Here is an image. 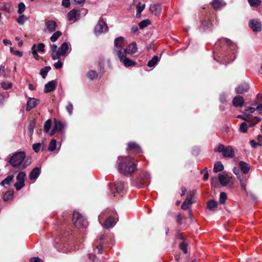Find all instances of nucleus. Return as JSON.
Instances as JSON below:
<instances>
[{"label": "nucleus", "mask_w": 262, "mask_h": 262, "mask_svg": "<svg viewBox=\"0 0 262 262\" xmlns=\"http://www.w3.org/2000/svg\"><path fill=\"white\" fill-rule=\"evenodd\" d=\"M73 222L74 225L78 228H85L88 226L86 220L83 219V216L77 211L73 212Z\"/></svg>", "instance_id": "obj_4"}, {"label": "nucleus", "mask_w": 262, "mask_h": 262, "mask_svg": "<svg viewBox=\"0 0 262 262\" xmlns=\"http://www.w3.org/2000/svg\"><path fill=\"white\" fill-rule=\"evenodd\" d=\"M114 187L116 192L117 193H120L124 189V183L121 181H117L114 183Z\"/></svg>", "instance_id": "obj_29"}, {"label": "nucleus", "mask_w": 262, "mask_h": 262, "mask_svg": "<svg viewBox=\"0 0 262 262\" xmlns=\"http://www.w3.org/2000/svg\"><path fill=\"white\" fill-rule=\"evenodd\" d=\"M56 86L57 82L55 80L49 81L45 85L44 92L49 93L52 92L56 89Z\"/></svg>", "instance_id": "obj_13"}, {"label": "nucleus", "mask_w": 262, "mask_h": 262, "mask_svg": "<svg viewBox=\"0 0 262 262\" xmlns=\"http://www.w3.org/2000/svg\"><path fill=\"white\" fill-rule=\"evenodd\" d=\"M27 20V17L24 15L19 16L17 18V21L19 24L23 25L25 22Z\"/></svg>", "instance_id": "obj_49"}, {"label": "nucleus", "mask_w": 262, "mask_h": 262, "mask_svg": "<svg viewBox=\"0 0 262 262\" xmlns=\"http://www.w3.org/2000/svg\"><path fill=\"white\" fill-rule=\"evenodd\" d=\"M211 4L213 7L215 9H220L226 5V3L223 0H213Z\"/></svg>", "instance_id": "obj_27"}, {"label": "nucleus", "mask_w": 262, "mask_h": 262, "mask_svg": "<svg viewBox=\"0 0 262 262\" xmlns=\"http://www.w3.org/2000/svg\"><path fill=\"white\" fill-rule=\"evenodd\" d=\"M219 181L221 184L224 186H226L230 183L233 184L232 177L225 172L220 173Z\"/></svg>", "instance_id": "obj_7"}, {"label": "nucleus", "mask_w": 262, "mask_h": 262, "mask_svg": "<svg viewBox=\"0 0 262 262\" xmlns=\"http://www.w3.org/2000/svg\"><path fill=\"white\" fill-rule=\"evenodd\" d=\"M24 186H25V182H21L17 181L14 184L15 189L17 190H20Z\"/></svg>", "instance_id": "obj_54"}, {"label": "nucleus", "mask_w": 262, "mask_h": 262, "mask_svg": "<svg viewBox=\"0 0 262 262\" xmlns=\"http://www.w3.org/2000/svg\"><path fill=\"white\" fill-rule=\"evenodd\" d=\"M116 166L118 171L125 176L131 174L136 169L134 159L129 156L118 157Z\"/></svg>", "instance_id": "obj_1"}, {"label": "nucleus", "mask_w": 262, "mask_h": 262, "mask_svg": "<svg viewBox=\"0 0 262 262\" xmlns=\"http://www.w3.org/2000/svg\"><path fill=\"white\" fill-rule=\"evenodd\" d=\"M35 127V123L33 122H31L28 127V129L29 130V135L30 136H31L34 132V128Z\"/></svg>", "instance_id": "obj_52"}, {"label": "nucleus", "mask_w": 262, "mask_h": 262, "mask_svg": "<svg viewBox=\"0 0 262 262\" xmlns=\"http://www.w3.org/2000/svg\"><path fill=\"white\" fill-rule=\"evenodd\" d=\"M232 103L235 107H241L244 104V99L242 96L238 95L234 98Z\"/></svg>", "instance_id": "obj_20"}, {"label": "nucleus", "mask_w": 262, "mask_h": 262, "mask_svg": "<svg viewBox=\"0 0 262 262\" xmlns=\"http://www.w3.org/2000/svg\"><path fill=\"white\" fill-rule=\"evenodd\" d=\"M145 5L144 4H143V5H141V3H138L137 5V6H136L137 13H136V17L137 18L140 17L141 12L145 9Z\"/></svg>", "instance_id": "obj_32"}, {"label": "nucleus", "mask_w": 262, "mask_h": 262, "mask_svg": "<svg viewBox=\"0 0 262 262\" xmlns=\"http://www.w3.org/2000/svg\"><path fill=\"white\" fill-rule=\"evenodd\" d=\"M150 11L155 15H160L162 11V8L159 4H152L150 6Z\"/></svg>", "instance_id": "obj_18"}, {"label": "nucleus", "mask_w": 262, "mask_h": 262, "mask_svg": "<svg viewBox=\"0 0 262 262\" xmlns=\"http://www.w3.org/2000/svg\"><path fill=\"white\" fill-rule=\"evenodd\" d=\"M13 179L14 177L13 176H8L6 178H5L4 180L2 181L1 184L3 186H5L6 185H9L10 183L13 181Z\"/></svg>", "instance_id": "obj_37"}, {"label": "nucleus", "mask_w": 262, "mask_h": 262, "mask_svg": "<svg viewBox=\"0 0 262 262\" xmlns=\"http://www.w3.org/2000/svg\"><path fill=\"white\" fill-rule=\"evenodd\" d=\"M87 76L90 79L93 80L97 77L98 75L95 71L91 70L87 73Z\"/></svg>", "instance_id": "obj_44"}, {"label": "nucleus", "mask_w": 262, "mask_h": 262, "mask_svg": "<svg viewBox=\"0 0 262 262\" xmlns=\"http://www.w3.org/2000/svg\"><path fill=\"white\" fill-rule=\"evenodd\" d=\"M0 76H3L4 77H5L6 74H5V67L3 66H0Z\"/></svg>", "instance_id": "obj_59"}, {"label": "nucleus", "mask_w": 262, "mask_h": 262, "mask_svg": "<svg viewBox=\"0 0 262 262\" xmlns=\"http://www.w3.org/2000/svg\"><path fill=\"white\" fill-rule=\"evenodd\" d=\"M30 53L32 54V56L34 59H35L36 60H39V56L37 52L36 45L35 44H34L32 46Z\"/></svg>", "instance_id": "obj_35"}, {"label": "nucleus", "mask_w": 262, "mask_h": 262, "mask_svg": "<svg viewBox=\"0 0 262 262\" xmlns=\"http://www.w3.org/2000/svg\"><path fill=\"white\" fill-rule=\"evenodd\" d=\"M56 140L55 139H52L48 147V150L50 151H54L56 147Z\"/></svg>", "instance_id": "obj_40"}, {"label": "nucleus", "mask_w": 262, "mask_h": 262, "mask_svg": "<svg viewBox=\"0 0 262 262\" xmlns=\"http://www.w3.org/2000/svg\"><path fill=\"white\" fill-rule=\"evenodd\" d=\"M30 262H42V260L38 257H34L30 259Z\"/></svg>", "instance_id": "obj_60"}, {"label": "nucleus", "mask_w": 262, "mask_h": 262, "mask_svg": "<svg viewBox=\"0 0 262 262\" xmlns=\"http://www.w3.org/2000/svg\"><path fill=\"white\" fill-rule=\"evenodd\" d=\"M45 46L44 43H39L37 46H36L37 52L38 51L41 53L45 52Z\"/></svg>", "instance_id": "obj_55"}, {"label": "nucleus", "mask_w": 262, "mask_h": 262, "mask_svg": "<svg viewBox=\"0 0 262 262\" xmlns=\"http://www.w3.org/2000/svg\"><path fill=\"white\" fill-rule=\"evenodd\" d=\"M42 144L43 145V144L40 143L33 144L32 145V148L34 151L37 153L40 150Z\"/></svg>", "instance_id": "obj_51"}, {"label": "nucleus", "mask_w": 262, "mask_h": 262, "mask_svg": "<svg viewBox=\"0 0 262 262\" xmlns=\"http://www.w3.org/2000/svg\"><path fill=\"white\" fill-rule=\"evenodd\" d=\"M45 25L46 28L44 30L45 32L52 33L56 29L57 24L55 21L49 20L46 21Z\"/></svg>", "instance_id": "obj_9"}, {"label": "nucleus", "mask_w": 262, "mask_h": 262, "mask_svg": "<svg viewBox=\"0 0 262 262\" xmlns=\"http://www.w3.org/2000/svg\"><path fill=\"white\" fill-rule=\"evenodd\" d=\"M52 50L51 56L53 60L59 59L58 48L56 45H52L51 46Z\"/></svg>", "instance_id": "obj_25"}, {"label": "nucleus", "mask_w": 262, "mask_h": 262, "mask_svg": "<svg viewBox=\"0 0 262 262\" xmlns=\"http://www.w3.org/2000/svg\"><path fill=\"white\" fill-rule=\"evenodd\" d=\"M60 58L59 59H58V61L57 62H55L54 64V67L56 69H61L63 66L62 62L60 60Z\"/></svg>", "instance_id": "obj_58"}, {"label": "nucleus", "mask_w": 262, "mask_h": 262, "mask_svg": "<svg viewBox=\"0 0 262 262\" xmlns=\"http://www.w3.org/2000/svg\"><path fill=\"white\" fill-rule=\"evenodd\" d=\"M137 49L136 42H132L126 49L123 50L122 53L124 54L125 55H126V54H133L137 51Z\"/></svg>", "instance_id": "obj_11"}, {"label": "nucleus", "mask_w": 262, "mask_h": 262, "mask_svg": "<svg viewBox=\"0 0 262 262\" xmlns=\"http://www.w3.org/2000/svg\"><path fill=\"white\" fill-rule=\"evenodd\" d=\"M187 244L185 242H182L180 245V248L183 251V252L185 254L187 253Z\"/></svg>", "instance_id": "obj_53"}, {"label": "nucleus", "mask_w": 262, "mask_h": 262, "mask_svg": "<svg viewBox=\"0 0 262 262\" xmlns=\"http://www.w3.org/2000/svg\"><path fill=\"white\" fill-rule=\"evenodd\" d=\"M79 14L75 9L70 11L67 15L68 19L69 21L75 22L77 20Z\"/></svg>", "instance_id": "obj_22"}, {"label": "nucleus", "mask_w": 262, "mask_h": 262, "mask_svg": "<svg viewBox=\"0 0 262 262\" xmlns=\"http://www.w3.org/2000/svg\"><path fill=\"white\" fill-rule=\"evenodd\" d=\"M62 35V32L60 31H56L51 36L50 40L52 42L56 41L58 38Z\"/></svg>", "instance_id": "obj_38"}, {"label": "nucleus", "mask_w": 262, "mask_h": 262, "mask_svg": "<svg viewBox=\"0 0 262 262\" xmlns=\"http://www.w3.org/2000/svg\"><path fill=\"white\" fill-rule=\"evenodd\" d=\"M13 196V192L11 191H7L3 196V199L5 201L10 200Z\"/></svg>", "instance_id": "obj_46"}, {"label": "nucleus", "mask_w": 262, "mask_h": 262, "mask_svg": "<svg viewBox=\"0 0 262 262\" xmlns=\"http://www.w3.org/2000/svg\"><path fill=\"white\" fill-rule=\"evenodd\" d=\"M248 128V124L246 122H243L239 126V130L242 133H246Z\"/></svg>", "instance_id": "obj_50"}, {"label": "nucleus", "mask_w": 262, "mask_h": 262, "mask_svg": "<svg viewBox=\"0 0 262 262\" xmlns=\"http://www.w3.org/2000/svg\"><path fill=\"white\" fill-rule=\"evenodd\" d=\"M238 167L244 174L247 173L250 169V165L244 161L239 162Z\"/></svg>", "instance_id": "obj_21"}, {"label": "nucleus", "mask_w": 262, "mask_h": 262, "mask_svg": "<svg viewBox=\"0 0 262 262\" xmlns=\"http://www.w3.org/2000/svg\"><path fill=\"white\" fill-rule=\"evenodd\" d=\"M12 9V4L10 2L4 3L3 7L0 9V10L5 11L8 13L11 12Z\"/></svg>", "instance_id": "obj_31"}, {"label": "nucleus", "mask_w": 262, "mask_h": 262, "mask_svg": "<svg viewBox=\"0 0 262 262\" xmlns=\"http://www.w3.org/2000/svg\"><path fill=\"white\" fill-rule=\"evenodd\" d=\"M66 125L67 124L64 122L55 120L53 127L57 132L61 133L63 131Z\"/></svg>", "instance_id": "obj_15"}, {"label": "nucleus", "mask_w": 262, "mask_h": 262, "mask_svg": "<svg viewBox=\"0 0 262 262\" xmlns=\"http://www.w3.org/2000/svg\"><path fill=\"white\" fill-rule=\"evenodd\" d=\"M69 45L67 42H63L58 48L59 59L61 56H66L70 53Z\"/></svg>", "instance_id": "obj_10"}, {"label": "nucleus", "mask_w": 262, "mask_h": 262, "mask_svg": "<svg viewBox=\"0 0 262 262\" xmlns=\"http://www.w3.org/2000/svg\"><path fill=\"white\" fill-rule=\"evenodd\" d=\"M40 173V169L38 167L33 168L29 174V179L33 182L37 179Z\"/></svg>", "instance_id": "obj_19"}, {"label": "nucleus", "mask_w": 262, "mask_h": 262, "mask_svg": "<svg viewBox=\"0 0 262 262\" xmlns=\"http://www.w3.org/2000/svg\"><path fill=\"white\" fill-rule=\"evenodd\" d=\"M249 26L255 32H259L261 30V23L257 19H251L249 22Z\"/></svg>", "instance_id": "obj_12"}, {"label": "nucleus", "mask_w": 262, "mask_h": 262, "mask_svg": "<svg viewBox=\"0 0 262 262\" xmlns=\"http://www.w3.org/2000/svg\"><path fill=\"white\" fill-rule=\"evenodd\" d=\"M62 5L66 8L69 7L70 5V0H63L62 2Z\"/></svg>", "instance_id": "obj_61"}, {"label": "nucleus", "mask_w": 262, "mask_h": 262, "mask_svg": "<svg viewBox=\"0 0 262 262\" xmlns=\"http://www.w3.org/2000/svg\"><path fill=\"white\" fill-rule=\"evenodd\" d=\"M224 169V166L221 162H217L215 163L213 167V171L214 172H218L223 171Z\"/></svg>", "instance_id": "obj_34"}, {"label": "nucleus", "mask_w": 262, "mask_h": 262, "mask_svg": "<svg viewBox=\"0 0 262 262\" xmlns=\"http://www.w3.org/2000/svg\"><path fill=\"white\" fill-rule=\"evenodd\" d=\"M26 174L24 171H20L16 176V180L18 182H25Z\"/></svg>", "instance_id": "obj_36"}, {"label": "nucleus", "mask_w": 262, "mask_h": 262, "mask_svg": "<svg viewBox=\"0 0 262 262\" xmlns=\"http://www.w3.org/2000/svg\"><path fill=\"white\" fill-rule=\"evenodd\" d=\"M117 56L120 59V61L126 67L134 66L136 64V62L126 57L124 54L122 53V51H118Z\"/></svg>", "instance_id": "obj_6"}, {"label": "nucleus", "mask_w": 262, "mask_h": 262, "mask_svg": "<svg viewBox=\"0 0 262 262\" xmlns=\"http://www.w3.org/2000/svg\"><path fill=\"white\" fill-rule=\"evenodd\" d=\"M249 116L247 115L246 114L244 115H238L237 118H239L243 120H245L247 121V120L248 119Z\"/></svg>", "instance_id": "obj_63"}, {"label": "nucleus", "mask_w": 262, "mask_h": 262, "mask_svg": "<svg viewBox=\"0 0 262 262\" xmlns=\"http://www.w3.org/2000/svg\"><path fill=\"white\" fill-rule=\"evenodd\" d=\"M159 60V57L157 55H155L148 63L147 66L149 67H155Z\"/></svg>", "instance_id": "obj_33"}, {"label": "nucleus", "mask_w": 262, "mask_h": 262, "mask_svg": "<svg viewBox=\"0 0 262 262\" xmlns=\"http://www.w3.org/2000/svg\"><path fill=\"white\" fill-rule=\"evenodd\" d=\"M227 198V194L224 192H222L220 194L219 202L221 204H224L225 203L226 201Z\"/></svg>", "instance_id": "obj_42"}, {"label": "nucleus", "mask_w": 262, "mask_h": 262, "mask_svg": "<svg viewBox=\"0 0 262 262\" xmlns=\"http://www.w3.org/2000/svg\"><path fill=\"white\" fill-rule=\"evenodd\" d=\"M52 125V121L51 119L47 120L44 124V130L46 133H48Z\"/></svg>", "instance_id": "obj_43"}, {"label": "nucleus", "mask_w": 262, "mask_h": 262, "mask_svg": "<svg viewBox=\"0 0 262 262\" xmlns=\"http://www.w3.org/2000/svg\"><path fill=\"white\" fill-rule=\"evenodd\" d=\"M96 248L98 250V253L99 254H101L103 252V248H102V245L99 244L96 247Z\"/></svg>", "instance_id": "obj_64"}, {"label": "nucleus", "mask_w": 262, "mask_h": 262, "mask_svg": "<svg viewBox=\"0 0 262 262\" xmlns=\"http://www.w3.org/2000/svg\"><path fill=\"white\" fill-rule=\"evenodd\" d=\"M225 42L231 47L232 50L234 51L236 48V45H234L230 39L224 38H223Z\"/></svg>", "instance_id": "obj_45"}, {"label": "nucleus", "mask_w": 262, "mask_h": 262, "mask_svg": "<svg viewBox=\"0 0 262 262\" xmlns=\"http://www.w3.org/2000/svg\"><path fill=\"white\" fill-rule=\"evenodd\" d=\"M249 88L248 84L244 83L236 88L235 92L238 94H243L246 92Z\"/></svg>", "instance_id": "obj_26"}, {"label": "nucleus", "mask_w": 262, "mask_h": 262, "mask_svg": "<svg viewBox=\"0 0 262 262\" xmlns=\"http://www.w3.org/2000/svg\"><path fill=\"white\" fill-rule=\"evenodd\" d=\"M260 120V118L257 117H254L251 119H248L247 120V123L248 124V127H253Z\"/></svg>", "instance_id": "obj_28"}, {"label": "nucleus", "mask_w": 262, "mask_h": 262, "mask_svg": "<svg viewBox=\"0 0 262 262\" xmlns=\"http://www.w3.org/2000/svg\"><path fill=\"white\" fill-rule=\"evenodd\" d=\"M51 70V67L49 66L45 67L42 68L40 71V74L41 75L43 78H45L47 75L48 73Z\"/></svg>", "instance_id": "obj_39"}, {"label": "nucleus", "mask_w": 262, "mask_h": 262, "mask_svg": "<svg viewBox=\"0 0 262 262\" xmlns=\"http://www.w3.org/2000/svg\"><path fill=\"white\" fill-rule=\"evenodd\" d=\"M38 100L35 98H29L27 102L26 110L29 111L37 104Z\"/></svg>", "instance_id": "obj_24"}, {"label": "nucleus", "mask_w": 262, "mask_h": 262, "mask_svg": "<svg viewBox=\"0 0 262 262\" xmlns=\"http://www.w3.org/2000/svg\"><path fill=\"white\" fill-rule=\"evenodd\" d=\"M18 8L17 13L18 14H21L25 11L26 9L25 5L23 3H20L18 5Z\"/></svg>", "instance_id": "obj_48"}, {"label": "nucleus", "mask_w": 262, "mask_h": 262, "mask_svg": "<svg viewBox=\"0 0 262 262\" xmlns=\"http://www.w3.org/2000/svg\"><path fill=\"white\" fill-rule=\"evenodd\" d=\"M194 191H190L188 194L187 198L182 204L181 208L184 210L189 209L192 204V198L194 196Z\"/></svg>", "instance_id": "obj_8"}, {"label": "nucleus", "mask_w": 262, "mask_h": 262, "mask_svg": "<svg viewBox=\"0 0 262 262\" xmlns=\"http://www.w3.org/2000/svg\"><path fill=\"white\" fill-rule=\"evenodd\" d=\"M150 24V20L148 19L143 20L139 24V27L140 29H143L144 28L149 26Z\"/></svg>", "instance_id": "obj_41"}, {"label": "nucleus", "mask_w": 262, "mask_h": 262, "mask_svg": "<svg viewBox=\"0 0 262 262\" xmlns=\"http://www.w3.org/2000/svg\"><path fill=\"white\" fill-rule=\"evenodd\" d=\"M251 6L256 7L261 3V0H248Z\"/></svg>", "instance_id": "obj_47"}, {"label": "nucleus", "mask_w": 262, "mask_h": 262, "mask_svg": "<svg viewBox=\"0 0 262 262\" xmlns=\"http://www.w3.org/2000/svg\"><path fill=\"white\" fill-rule=\"evenodd\" d=\"M25 158L26 153L25 151L15 152L10 156L9 163L13 167L23 169L30 164V162H28V160L25 161Z\"/></svg>", "instance_id": "obj_2"}, {"label": "nucleus", "mask_w": 262, "mask_h": 262, "mask_svg": "<svg viewBox=\"0 0 262 262\" xmlns=\"http://www.w3.org/2000/svg\"><path fill=\"white\" fill-rule=\"evenodd\" d=\"M128 149L136 154H139L142 152L139 145L135 142H129L128 143Z\"/></svg>", "instance_id": "obj_16"}, {"label": "nucleus", "mask_w": 262, "mask_h": 262, "mask_svg": "<svg viewBox=\"0 0 262 262\" xmlns=\"http://www.w3.org/2000/svg\"><path fill=\"white\" fill-rule=\"evenodd\" d=\"M236 176L241 183L242 189L243 191H246L247 182L248 178L247 177L244 176L242 173H241L240 174L237 175Z\"/></svg>", "instance_id": "obj_17"}, {"label": "nucleus", "mask_w": 262, "mask_h": 262, "mask_svg": "<svg viewBox=\"0 0 262 262\" xmlns=\"http://www.w3.org/2000/svg\"><path fill=\"white\" fill-rule=\"evenodd\" d=\"M73 106L71 102H69L67 106H66V110L69 114L71 115L73 113Z\"/></svg>", "instance_id": "obj_56"}, {"label": "nucleus", "mask_w": 262, "mask_h": 262, "mask_svg": "<svg viewBox=\"0 0 262 262\" xmlns=\"http://www.w3.org/2000/svg\"><path fill=\"white\" fill-rule=\"evenodd\" d=\"M108 27L105 21L102 18H100L98 22V24L95 27L94 33L97 36L100 35L103 32H107L108 30Z\"/></svg>", "instance_id": "obj_5"}, {"label": "nucleus", "mask_w": 262, "mask_h": 262, "mask_svg": "<svg viewBox=\"0 0 262 262\" xmlns=\"http://www.w3.org/2000/svg\"><path fill=\"white\" fill-rule=\"evenodd\" d=\"M217 205V202L213 200H211L207 203V208L210 211L214 210Z\"/></svg>", "instance_id": "obj_30"}, {"label": "nucleus", "mask_w": 262, "mask_h": 262, "mask_svg": "<svg viewBox=\"0 0 262 262\" xmlns=\"http://www.w3.org/2000/svg\"><path fill=\"white\" fill-rule=\"evenodd\" d=\"M124 40V38L121 36L117 37L115 39L114 45L116 48V50H115V51L116 52L117 54L118 51H123L122 47Z\"/></svg>", "instance_id": "obj_14"}, {"label": "nucleus", "mask_w": 262, "mask_h": 262, "mask_svg": "<svg viewBox=\"0 0 262 262\" xmlns=\"http://www.w3.org/2000/svg\"><path fill=\"white\" fill-rule=\"evenodd\" d=\"M2 87L4 89H9L11 88L12 84L9 82H3L1 83Z\"/></svg>", "instance_id": "obj_57"}, {"label": "nucleus", "mask_w": 262, "mask_h": 262, "mask_svg": "<svg viewBox=\"0 0 262 262\" xmlns=\"http://www.w3.org/2000/svg\"><path fill=\"white\" fill-rule=\"evenodd\" d=\"M116 223V221L112 216L108 217L105 221L103 226L105 228H110L113 227Z\"/></svg>", "instance_id": "obj_23"}, {"label": "nucleus", "mask_w": 262, "mask_h": 262, "mask_svg": "<svg viewBox=\"0 0 262 262\" xmlns=\"http://www.w3.org/2000/svg\"><path fill=\"white\" fill-rule=\"evenodd\" d=\"M88 256L89 259L93 262H97L98 261L96 256L93 254H89Z\"/></svg>", "instance_id": "obj_62"}, {"label": "nucleus", "mask_w": 262, "mask_h": 262, "mask_svg": "<svg viewBox=\"0 0 262 262\" xmlns=\"http://www.w3.org/2000/svg\"><path fill=\"white\" fill-rule=\"evenodd\" d=\"M214 151L222 152L224 158L232 159L235 157L234 150L231 146H225L223 144H219L214 148Z\"/></svg>", "instance_id": "obj_3"}]
</instances>
